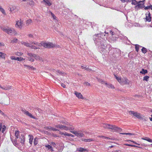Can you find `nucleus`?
Here are the masks:
<instances>
[{"label": "nucleus", "mask_w": 152, "mask_h": 152, "mask_svg": "<svg viewBox=\"0 0 152 152\" xmlns=\"http://www.w3.org/2000/svg\"><path fill=\"white\" fill-rule=\"evenodd\" d=\"M61 86H62L64 88H65L66 87V85L63 83H61Z\"/></svg>", "instance_id": "nucleus-60"}, {"label": "nucleus", "mask_w": 152, "mask_h": 152, "mask_svg": "<svg viewBox=\"0 0 152 152\" xmlns=\"http://www.w3.org/2000/svg\"><path fill=\"white\" fill-rule=\"evenodd\" d=\"M15 60H18L19 61H22L23 60H24L25 59L21 57H17L16 58V59H15Z\"/></svg>", "instance_id": "nucleus-31"}, {"label": "nucleus", "mask_w": 152, "mask_h": 152, "mask_svg": "<svg viewBox=\"0 0 152 152\" xmlns=\"http://www.w3.org/2000/svg\"><path fill=\"white\" fill-rule=\"evenodd\" d=\"M59 134L61 135H65V133H64L61 132H60Z\"/></svg>", "instance_id": "nucleus-58"}, {"label": "nucleus", "mask_w": 152, "mask_h": 152, "mask_svg": "<svg viewBox=\"0 0 152 152\" xmlns=\"http://www.w3.org/2000/svg\"><path fill=\"white\" fill-rule=\"evenodd\" d=\"M52 128V127L50 126H49L46 128V130H51V128Z\"/></svg>", "instance_id": "nucleus-59"}, {"label": "nucleus", "mask_w": 152, "mask_h": 152, "mask_svg": "<svg viewBox=\"0 0 152 152\" xmlns=\"http://www.w3.org/2000/svg\"><path fill=\"white\" fill-rule=\"evenodd\" d=\"M18 137H16V138H15V139L14 140H15L17 142V141H18Z\"/></svg>", "instance_id": "nucleus-64"}, {"label": "nucleus", "mask_w": 152, "mask_h": 152, "mask_svg": "<svg viewBox=\"0 0 152 152\" xmlns=\"http://www.w3.org/2000/svg\"><path fill=\"white\" fill-rule=\"evenodd\" d=\"M27 54L28 56H30V57H32L33 58H34V55H35V54H33L31 53H29L28 52Z\"/></svg>", "instance_id": "nucleus-29"}, {"label": "nucleus", "mask_w": 152, "mask_h": 152, "mask_svg": "<svg viewBox=\"0 0 152 152\" xmlns=\"http://www.w3.org/2000/svg\"><path fill=\"white\" fill-rule=\"evenodd\" d=\"M50 128H51V130H53V131H59V130H58V129H56L54 128H53V127Z\"/></svg>", "instance_id": "nucleus-50"}, {"label": "nucleus", "mask_w": 152, "mask_h": 152, "mask_svg": "<svg viewBox=\"0 0 152 152\" xmlns=\"http://www.w3.org/2000/svg\"><path fill=\"white\" fill-rule=\"evenodd\" d=\"M56 145V144L54 142H52L51 144V145L54 146H55Z\"/></svg>", "instance_id": "nucleus-63"}, {"label": "nucleus", "mask_w": 152, "mask_h": 152, "mask_svg": "<svg viewBox=\"0 0 152 152\" xmlns=\"http://www.w3.org/2000/svg\"><path fill=\"white\" fill-rule=\"evenodd\" d=\"M33 43L37 46H42L45 48H52L55 46V45L53 44L52 43L49 42H45L44 41L41 42L40 43L38 42H33Z\"/></svg>", "instance_id": "nucleus-2"}, {"label": "nucleus", "mask_w": 152, "mask_h": 152, "mask_svg": "<svg viewBox=\"0 0 152 152\" xmlns=\"http://www.w3.org/2000/svg\"><path fill=\"white\" fill-rule=\"evenodd\" d=\"M37 112L38 111L39 113H40L41 112V110H40L39 108H37L35 109V112Z\"/></svg>", "instance_id": "nucleus-45"}, {"label": "nucleus", "mask_w": 152, "mask_h": 152, "mask_svg": "<svg viewBox=\"0 0 152 152\" xmlns=\"http://www.w3.org/2000/svg\"><path fill=\"white\" fill-rule=\"evenodd\" d=\"M31 22H32L31 20V19H29V20H27L26 21V24H29L31 23Z\"/></svg>", "instance_id": "nucleus-44"}, {"label": "nucleus", "mask_w": 152, "mask_h": 152, "mask_svg": "<svg viewBox=\"0 0 152 152\" xmlns=\"http://www.w3.org/2000/svg\"><path fill=\"white\" fill-rule=\"evenodd\" d=\"M26 115L28 116L31 118L36 119L35 117L32 114L29 112L28 111H26L25 109L22 108L21 110Z\"/></svg>", "instance_id": "nucleus-6"}, {"label": "nucleus", "mask_w": 152, "mask_h": 152, "mask_svg": "<svg viewBox=\"0 0 152 152\" xmlns=\"http://www.w3.org/2000/svg\"><path fill=\"white\" fill-rule=\"evenodd\" d=\"M129 113H130V114H133L134 116L139 119H140L141 118L142 115L139 113H137V112H135L133 111H129Z\"/></svg>", "instance_id": "nucleus-10"}, {"label": "nucleus", "mask_w": 152, "mask_h": 152, "mask_svg": "<svg viewBox=\"0 0 152 152\" xmlns=\"http://www.w3.org/2000/svg\"><path fill=\"white\" fill-rule=\"evenodd\" d=\"M144 1L145 0L139 1V4L135 6V9L138 10V9H142L144 8L145 7L144 5Z\"/></svg>", "instance_id": "nucleus-7"}, {"label": "nucleus", "mask_w": 152, "mask_h": 152, "mask_svg": "<svg viewBox=\"0 0 152 152\" xmlns=\"http://www.w3.org/2000/svg\"><path fill=\"white\" fill-rule=\"evenodd\" d=\"M114 33L113 31H110V33L109 34H110V35H111L112 36H113L114 35V34H113Z\"/></svg>", "instance_id": "nucleus-56"}, {"label": "nucleus", "mask_w": 152, "mask_h": 152, "mask_svg": "<svg viewBox=\"0 0 152 152\" xmlns=\"http://www.w3.org/2000/svg\"><path fill=\"white\" fill-rule=\"evenodd\" d=\"M68 127V130H70V131H72L74 129V128L73 126L72 127Z\"/></svg>", "instance_id": "nucleus-46"}, {"label": "nucleus", "mask_w": 152, "mask_h": 152, "mask_svg": "<svg viewBox=\"0 0 152 152\" xmlns=\"http://www.w3.org/2000/svg\"><path fill=\"white\" fill-rule=\"evenodd\" d=\"M129 80L126 78H124L122 79L121 83L122 85L127 84L129 83Z\"/></svg>", "instance_id": "nucleus-11"}, {"label": "nucleus", "mask_w": 152, "mask_h": 152, "mask_svg": "<svg viewBox=\"0 0 152 152\" xmlns=\"http://www.w3.org/2000/svg\"><path fill=\"white\" fill-rule=\"evenodd\" d=\"M125 145L126 146H131L132 147L133 145H131V144H125Z\"/></svg>", "instance_id": "nucleus-57"}, {"label": "nucleus", "mask_w": 152, "mask_h": 152, "mask_svg": "<svg viewBox=\"0 0 152 152\" xmlns=\"http://www.w3.org/2000/svg\"><path fill=\"white\" fill-rule=\"evenodd\" d=\"M85 69L86 70L88 71H89V70H90V69H89L88 67H87V66L85 67Z\"/></svg>", "instance_id": "nucleus-61"}, {"label": "nucleus", "mask_w": 152, "mask_h": 152, "mask_svg": "<svg viewBox=\"0 0 152 152\" xmlns=\"http://www.w3.org/2000/svg\"><path fill=\"white\" fill-rule=\"evenodd\" d=\"M122 2H128V1H130V0H121Z\"/></svg>", "instance_id": "nucleus-53"}, {"label": "nucleus", "mask_w": 152, "mask_h": 152, "mask_svg": "<svg viewBox=\"0 0 152 152\" xmlns=\"http://www.w3.org/2000/svg\"><path fill=\"white\" fill-rule=\"evenodd\" d=\"M38 139L37 137H36L34 139V145H36L38 143Z\"/></svg>", "instance_id": "nucleus-26"}, {"label": "nucleus", "mask_w": 152, "mask_h": 152, "mask_svg": "<svg viewBox=\"0 0 152 152\" xmlns=\"http://www.w3.org/2000/svg\"><path fill=\"white\" fill-rule=\"evenodd\" d=\"M114 76L115 78L117 79V81L120 83L121 82V81L122 80V79L120 77H119L115 75H114Z\"/></svg>", "instance_id": "nucleus-28"}, {"label": "nucleus", "mask_w": 152, "mask_h": 152, "mask_svg": "<svg viewBox=\"0 0 152 152\" xmlns=\"http://www.w3.org/2000/svg\"><path fill=\"white\" fill-rule=\"evenodd\" d=\"M11 140L13 144L14 145L16 146H17L18 145V143H17V142L15 140H13V139L11 137Z\"/></svg>", "instance_id": "nucleus-21"}, {"label": "nucleus", "mask_w": 152, "mask_h": 152, "mask_svg": "<svg viewBox=\"0 0 152 152\" xmlns=\"http://www.w3.org/2000/svg\"><path fill=\"white\" fill-rule=\"evenodd\" d=\"M0 10L2 12L3 14H5V12L4 10L1 7L0 8Z\"/></svg>", "instance_id": "nucleus-43"}, {"label": "nucleus", "mask_w": 152, "mask_h": 152, "mask_svg": "<svg viewBox=\"0 0 152 152\" xmlns=\"http://www.w3.org/2000/svg\"><path fill=\"white\" fill-rule=\"evenodd\" d=\"M15 54L17 55H18L19 56H20L22 55V53L20 52H17L15 53Z\"/></svg>", "instance_id": "nucleus-49"}, {"label": "nucleus", "mask_w": 152, "mask_h": 152, "mask_svg": "<svg viewBox=\"0 0 152 152\" xmlns=\"http://www.w3.org/2000/svg\"><path fill=\"white\" fill-rule=\"evenodd\" d=\"M77 151L80 152H83L85 151H88L87 149H84L83 148H77Z\"/></svg>", "instance_id": "nucleus-19"}, {"label": "nucleus", "mask_w": 152, "mask_h": 152, "mask_svg": "<svg viewBox=\"0 0 152 152\" xmlns=\"http://www.w3.org/2000/svg\"><path fill=\"white\" fill-rule=\"evenodd\" d=\"M27 60L33 62L34 61V59L31 57H27Z\"/></svg>", "instance_id": "nucleus-38"}, {"label": "nucleus", "mask_w": 152, "mask_h": 152, "mask_svg": "<svg viewBox=\"0 0 152 152\" xmlns=\"http://www.w3.org/2000/svg\"><path fill=\"white\" fill-rule=\"evenodd\" d=\"M141 50L142 53H146L147 51V50L146 48L144 47H142V49H141Z\"/></svg>", "instance_id": "nucleus-27"}, {"label": "nucleus", "mask_w": 152, "mask_h": 152, "mask_svg": "<svg viewBox=\"0 0 152 152\" xmlns=\"http://www.w3.org/2000/svg\"><path fill=\"white\" fill-rule=\"evenodd\" d=\"M105 128L111 129L112 131L121 132L122 129L115 125H111L110 124H104L102 126Z\"/></svg>", "instance_id": "nucleus-3"}, {"label": "nucleus", "mask_w": 152, "mask_h": 152, "mask_svg": "<svg viewBox=\"0 0 152 152\" xmlns=\"http://www.w3.org/2000/svg\"><path fill=\"white\" fill-rule=\"evenodd\" d=\"M42 1L45 3V5L50 6L52 4L50 0H43Z\"/></svg>", "instance_id": "nucleus-16"}, {"label": "nucleus", "mask_w": 152, "mask_h": 152, "mask_svg": "<svg viewBox=\"0 0 152 152\" xmlns=\"http://www.w3.org/2000/svg\"><path fill=\"white\" fill-rule=\"evenodd\" d=\"M56 72L57 73V74L58 75H63L64 74L63 72L60 71L59 70H57L56 71Z\"/></svg>", "instance_id": "nucleus-30"}, {"label": "nucleus", "mask_w": 152, "mask_h": 152, "mask_svg": "<svg viewBox=\"0 0 152 152\" xmlns=\"http://www.w3.org/2000/svg\"><path fill=\"white\" fill-rule=\"evenodd\" d=\"M70 134L66 133V132H65V136H70Z\"/></svg>", "instance_id": "nucleus-54"}, {"label": "nucleus", "mask_w": 152, "mask_h": 152, "mask_svg": "<svg viewBox=\"0 0 152 152\" xmlns=\"http://www.w3.org/2000/svg\"><path fill=\"white\" fill-rule=\"evenodd\" d=\"M149 77L148 76H145L143 77V80H145L146 81H148V79L149 78Z\"/></svg>", "instance_id": "nucleus-37"}, {"label": "nucleus", "mask_w": 152, "mask_h": 152, "mask_svg": "<svg viewBox=\"0 0 152 152\" xmlns=\"http://www.w3.org/2000/svg\"><path fill=\"white\" fill-rule=\"evenodd\" d=\"M24 66H27L28 68L29 69H30L31 70H34L35 69V68L33 67L32 66H31L28 65H26L25 64Z\"/></svg>", "instance_id": "nucleus-24"}, {"label": "nucleus", "mask_w": 152, "mask_h": 152, "mask_svg": "<svg viewBox=\"0 0 152 152\" xmlns=\"http://www.w3.org/2000/svg\"><path fill=\"white\" fill-rule=\"evenodd\" d=\"M135 48L137 52H138L139 48L140 47H142V46L139 45H137V44L135 45Z\"/></svg>", "instance_id": "nucleus-25"}, {"label": "nucleus", "mask_w": 152, "mask_h": 152, "mask_svg": "<svg viewBox=\"0 0 152 152\" xmlns=\"http://www.w3.org/2000/svg\"><path fill=\"white\" fill-rule=\"evenodd\" d=\"M19 133V131H16L15 132V135L16 137H18Z\"/></svg>", "instance_id": "nucleus-48"}, {"label": "nucleus", "mask_w": 152, "mask_h": 152, "mask_svg": "<svg viewBox=\"0 0 152 152\" xmlns=\"http://www.w3.org/2000/svg\"><path fill=\"white\" fill-rule=\"evenodd\" d=\"M1 29L7 33V34L10 35H12L13 34V32L14 31V29L13 28L8 27H1Z\"/></svg>", "instance_id": "nucleus-5"}, {"label": "nucleus", "mask_w": 152, "mask_h": 152, "mask_svg": "<svg viewBox=\"0 0 152 152\" xmlns=\"http://www.w3.org/2000/svg\"><path fill=\"white\" fill-rule=\"evenodd\" d=\"M6 126L4 125L2 126V129L1 130V132L3 133H4L5 129H6Z\"/></svg>", "instance_id": "nucleus-40"}, {"label": "nucleus", "mask_w": 152, "mask_h": 152, "mask_svg": "<svg viewBox=\"0 0 152 152\" xmlns=\"http://www.w3.org/2000/svg\"><path fill=\"white\" fill-rule=\"evenodd\" d=\"M33 42H36L29 41V43H28L26 42L22 41L21 43L22 45H23L26 47H30L32 49H39V47L37 46L36 45L35 46L34 45V44L33 43Z\"/></svg>", "instance_id": "nucleus-4"}, {"label": "nucleus", "mask_w": 152, "mask_h": 152, "mask_svg": "<svg viewBox=\"0 0 152 152\" xmlns=\"http://www.w3.org/2000/svg\"><path fill=\"white\" fill-rule=\"evenodd\" d=\"M81 140L86 142H90L94 141L95 140V139L93 138H89L87 139L82 138Z\"/></svg>", "instance_id": "nucleus-13"}, {"label": "nucleus", "mask_w": 152, "mask_h": 152, "mask_svg": "<svg viewBox=\"0 0 152 152\" xmlns=\"http://www.w3.org/2000/svg\"><path fill=\"white\" fill-rule=\"evenodd\" d=\"M29 138V142L30 145H31L33 142V140L34 139L33 136L32 135L29 134L28 135Z\"/></svg>", "instance_id": "nucleus-17"}, {"label": "nucleus", "mask_w": 152, "mask_h": 152, "mask_svg": "<svg viewBox=\"0 0 152 152\" xmlns=\"http://www.w3.org/2000/svg\"><path fill=\"white\" fill-rule=\"evenodd\" d=\"M28 36L30 38H32L33 39L34 38L33 35L31 34H28Z\"/></svg>", "instance_id": "nucleus-51"}, {"label": "nucleus", "mask_w": 152, "mask_h": 152, "mask_svg": "<svg viewBox=\"0 0 152 152\" xmlns=\"http://www.w3.org/2000/svg\"><path fill=\"white\" fill-rule=\"evenodd\" d=\"M39 56L35 54L34 56V58L37 60H38L39 59Z\"/></svg>", "instance_id": "nucleus-42"}, {"label": "nucleus", "mask_w": 152, "mask_h": 152, "mask_svg": "<svg viewBox=\"0 0 152 152\" xmlns=\"http://www.w3.org/2000/svg\"><path fill=\"white\" fill-rule=\"evenodd\" d=\"M103 34H95L93 36V39L96 46L98 47L100 52L102 53L105 51L107 47H110V45H107L106 40L102 37Z\"/></svg>", "instance_id": "nucleus-1"}, {"label": "nucleus", "mask_w": 152, "mask_h": 152, "mask_svg": "<svg viewBox=\"0 0 152 152\" xmlns=\"http://www.w3.org/2000/svg\"><path fill=\"white\" fill-rule=\"evenodd\" d=\"M20 142L21 144H23L25 141V138L24 137L23 135L21 134V136L20 137Z\"/></svg>", "instance_id": "nucleus-18"}, {"label": "nucleus", "mask_w": 152, "mask_h": 152, "mask_svg": "<svg viewBox=\"0 0 152 152\" xmlns=\"http://www.w3.org/2000/svg\"><path fill=\"white\" fill-rule=\"evenodd\" d=\"M144 121H147L148 119L147 117H142L141 116V118L140 119Z\"/></svg>", "instance_id": "nucleus-39"}, {"label": "nucleus", "mask_w": 152, "mask_h": 152, "mask_svg": "<svg viewBox=\"0 0 152 152\" xmlns=\"http://www.w3.org/2000/svg\"><path fill=\"white\" fill-rule=\"evenodd\" d=\"M22 21H20V22L17 21L15 25V26L16 27H19L20 28H21L22 27Z\"/></svg>", "instance_id": "nucleus-15"}, {"label": "nucleus", "mask_w": 152, "mask_h": 152, "mask_svg": "<svg viewBox=\"0 0 152 152\" xmlns=\"http://www.w3.org/2000/svg\"><path fill=\"white\" fill-rule=\"evenodd\" d=\"M57 128H59L61 130H64L66 131L68 130V127L61 124H58L55 126Z\"/></svg>", "instance_id": "nucleus-9"}, {"label": "nucleus", "mask_w": 152, "mask_h": 152, "mask_svg": "<svg viewBox=\"0 0 152 152\" xmlns=\"http://www.w3.org/2000/svg\"><path fill=\"white\" fill-rule=\"evenodd\" d=\"M152 7V5L151 4H150L149 6H147L146 7H145L144 9L145 10H147L148 9H151V8Z\"/></svg>", "instance_id": "nucleus-33"}, {"label": "nucleus", "mask_w": 152, "mask_h": 152, "mask_svg": "<svg viewBox=\"0 0 152 152\" xmlns=\"http://www.w3.org/2000/svg\"><path fill=\"white\" fill-rule=\"evenodd\" d=\"M71 132L73 134H75L76 136L78 137H83L84 134H83L80 132L78 131H71Z\"/></svg>", "instance_id": "nucleus-8"}, {"label": "nucleus", "mask_w": 152, "mask_h": 152, "mask_svg": "<svg viewBox=\"0 0 152 152\" xmlns=\"http://www.w3.org/2000/svg\"><path fill=\"white\" fill-rule=\"evenodd\" d=\"M16 7L15 6H12L10 8V11L11 13H13L14 12V10H15Z\"/></svg>", "instance_id": "nucleus-23"}, {"label": "nucleus", "mask_w": 152, "mask_h": 152, "mask_svg": "<svg viewBox=\"0 0 152 152\" xmlns=\"http://www.w3.org/2000/svg\"><path fill=\"white\" fill-rule=\"evenodd\" d=\"M18 39L15 38H14L11 41V43H16Z\"/></svg>", "instance_id": "nucleus-41"}, {"label": "nucleus", "mask_w": 152, "mask_h": 152, "mask_svg": "<svg viewBox=\"0 0 152 152\" xmlns=\"http://www.w3.org/2000/svg\"><path fill=\"white\" fill-rule=\"evenodd\" d=\"M75 94L78 98L82 99H83L84 98L82 95L80 93H79L78 92L75 91Z\"/></svg>", "instance_id": "nucleus-14"}, {"label": "nucleus", "mask_w": 152, "mask_h": 152, "mask_svg": "<svg viewBox=\"0 0 152 152\" xmlns=\"http://www.w3.org/2000/svg\"><path fill=\"white\" fill-rule=\"evenodd\" d=\"M45 147L48 149L50 150V151H52V147L50 145H47L45 146Z\"/></svg>", "instance_id": "nucleus-35"}, {"label": "nucleus", "mask_w": 152, "mask_h": 152, "mask_svg": "<svg viewBox=\"0 0 152 152\" xmlns=\"http://www.w3.org/2000/svg\"><path fill=\"white\" fill-rule=\"evenodd\" d=\"M84 85L87 86H90V84L88 82H86L84 83Z\"/></svg>", "instance_id": "nucleus-52"}, {"label": "nucleus", "mask_w": 152, "mask_h": 152, "mask_svg": "<svg viewBox=\"0 0 152 152\" xmlns=\"http://www.w3.org/2000/svg\"><path fill=\"white\" fill-rule=\"evenodd\" d=\"M142 139L143 140H146L149 142H152V140L150 139L148 137H145L143 138H142Z\"/></svg>", "instance_id": "nucleus-20"}, {"label": "nucleus", "mask_w": 152, "mask_h": 152, "mask_svg": "<svg viewBox=\"0 0 152 152\" xmlns=\"http://www.w3.org/2000/svg\"><path fill=\"white\" fill-rule=\"evenodd\" d=\"M11 86H10L9 87H7V86H3V87H2L1 86V88L4 90H7L8 89H9L10 88V87Z\"/></svg>", "instance_id": "nucleus-32"}, {"label": "nucleus", "mask_w": 152, "mask_h": 152, "mask_svg": "<svg viewBox=\"0 0 152 152\" xmlns=\"http://www.w3.org/2000/svg\"><path fill=\"white\" fill-rule=\"evenodd\" d=\"M121 134H126V135H134L133 134H131V133H121Z\"/></svg>", "instance_id": "nucleus-47"}, {"label": "nucleus", "mask_w": 152, "mask_h": 152, "mask_svg": "<svg viewBox=\"0 0 152 152\" xmlns=\"http://www.w3.org/2000/svg\"><path fill=\"white\" fill-rule=\"evenodd\" d=\"M145 19L147 21L149 22H150L151 20V14L149 11H148L147 13L146 14Z\"/></svg>", "instance_id": "nucleus-12"}, {"label": "nucleus", "mask_w": 152, "mask_h": 152, "mask_svg": "<svg viewBox=\"0 0 152 152\" xmlns=\"http://www.w3.org/2000/svg\"><path fill=\"white\" fill-rule=\"evenodd\" d=\"M63 148H60L58 149V151L57 152H62L63 150Z\"/></svg>", "instance_id": "nucleus-55"}, {"label": "nucleus", "mask_w": 152, "mask_h": 152, "mask_svg": "<svg viewBox=\"0 0 152 152\" xmlns=\"http://www.w3.org/2000/svg\"><path fill=\"white\" fill-rule=\"evenodd\" d=\"M105 84L107 85V87L109 88H114V86L111 84H107V83H106Z\"/></svg>", "instance_id": "nucleus-34"}, {"label": "nucleus", "mask_w": 152, "mask_h": 152, "mask_svg": "<svg viewBox=\"0 0 152 152\" xmlns=\"http://www.w3.org/2000/svg\"><path fill=\"white\" fill-rule=\"evenodd\" d=\"M38 61H43V60L42 58L39 56V59Z\"/></svg>", "instance_id": "nucleus-62"}, {"label": "nucleus", "mask_w": 152, "mask_h": 152, "mask_svg": "<svg viewBox=\"0 0 152 152\" xmlns=\"http://www.w3.org/2000/svg\"><path fill=\"white\" fill-rule=\"evenodd\" d=\"M148 71L146 69H142V70L140 72V73L142 74L145 75L146 73H147Z\"/></svg>", "instance_id": "nucleus-22"}, {"label": "nucleus", "mask_w": 152, "mask_h": 152, "mask_svg": "<svg viewBox=\"0 0 152 152\" xmlns=\"http://www.w3.org/2000/svg\"><path fill=\"white\" fill-rule=\"evenodd\" d=\"M4 54L2 52H0V57L2 58H5Z\"/></svg>", "instance_id": "nucleus-36"}]
</instances>
